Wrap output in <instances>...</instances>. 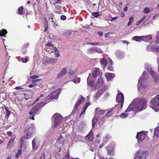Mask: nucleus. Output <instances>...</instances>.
<instances>
[{"label": "nucleus", "mask_w": 159, "mask_h": 159, "mask_svg": "<svg viewBox=\"0 0 159 159\" xmlns=\"http://www.w3.org/2000/svg\"><path fill=\"white\" fill-rule=\"evenodd\" d=\"M98 83H100L101 84H102L103 83V80L102 78H100L98 79Z\"/></svg>", "instance_id": "obj_41"}, {"label": "nucleus", "mask_w": 159, "mask_h": 159, "mask_svg": "<svg viewBox=\"0 0 159 159\" xmlns=\"http://www.w3.org/2000/svg\"><path fill=\"white\" fill-rule=\"evenodd\" d=\"M89 105L90 103L89 102L86 103L84 107V110H86Z\"/></svg>", "instance_id": "obj_44"}, {"label": "nucleus", "mask_w": 159, "mask_h": 159, "mask_svg": "<svg viewBox=\"0 0 159 159\" xmlns=\"http://www.w3.org/2000/svg\"><path fill=\"white\" fill-rule=\"evenodd\" d=\"M48 24H47L46 25H44V32H46L47 31L48 29Z\"/></svg>", "instance_id": "obj_46"}, {"label": "nucleus", "mask_w": 159, "mask_h": 159, "mask_svg": "<svg viewBox=\"0 0 159 159\" xmlns=\"http://www.w3.org/2000/svg\"><path fill=\"white\" fill-rule=\"evenodd\" d=\"M115 75L114 74L111 73H107L105 75L107 80H110L111 78L114 77Z\"/></svg>", "instance_id": "obj_16"}, {"label": "nucleus", "mask_w": 159, "mask_h": 159, "mask_svg": "<svg viewBox=\"0 0 159 159\" xmlns=\"http://www.w3.org/2000/svg\"><path fill=\"white\" fill-rule=\"evenodd\" d=\"M63 141V139L62 137V135H60L57 141L58 143H62Z\"/></svg>", "instance_id": "obj_35"}, {"label": "nucleus", "mask_w": 159, "mask_h": 159, "mask_svg": "<svg viewBox=\"0 0 159 159\" xmlns=\"http://www.w3.org/2000/svg\"><path fill=\"white\" fill-rule=\"evenodd\" d=\"M132 39L136 41H140L141 40H142V36H134L133 38Z\"/></svg>", "instance_id": "obj_21"}, {"label": "nucleus", "mask_w": 159, "mask_h": 159, "mask_svg": "<svg viewBox=\"0 0 159 159\" xmlns=\"http://www.w3.org/2000/svg\"><path fill=\"white\" fill-rule=\"evenodd\" d=\"M46 104V102H42L36 104L33 107L29 113V114L30 116V119L33 120H34V115L39 114L42 108Z\"/></svg>", "instance_id": "obj_2"}, {"label": "nucleus", "mask_w": 159, "mask_h": 159, "mask_svg": "<svg viewBox=\"0 0 159 159\" xmlns=\"http://www.w3.org/2000/svg\"><path fill=\"white\" fill-rule=\"evenodd\" d=\"M21 61L23 63H26L28 61V59L27 57H22L20 59Z\"/></svg>", "instance_id": "obj_36"}, {"label": "nucleus", "mask_w": 159, "mask_h": 159, "mask_svg": "<svg viewBox=\"0 0 159 159\" xmlns=\"http://www.w3.org/2000/svg\"><path fill=\"white\" fill-rule=\"evenodd\" d=\"M21 153H22V151L20 149L18 150L17 153H18L20 155L21 154Z\"/></svg>", "instance_id": "obj_62"}, {"label": "nucleus", "mask_w": 159, "mask_h": 159, "mask_svg": "<svg viewBox=\"0 0 159 159\" xmlns=\"http://www.w3.org/2000/svg\"><path fill=\"white\" fill-rule=\"evenodd\" d=\"M45 157V155L44 152H43L41 155L40 159H44Z\"/></svg>", "instance_id": "obj_50"}, {"label": "nucleus", "mask_w": 159, "mask_h": 159, "mask_svg": "<svg viewBox=\"0 0 159 159\" xmlns=\"http://www.w3.org/2000/svg\"><path fill=\"white\" fill-rule=\"evenodd\" d=\"M134 21V18L133 17L131 16L129 19V21L132 23Z\"/></svg>", "instance_id": "obj_55"}, {"label": "nucleus", "mask_w": 159, "mask_h": 159, "mask_svg": "<svg viewBox=\"0 0 159 159\" xmlns=\"http://www.w3.org/2000/svg\"><path fill=\"white\" fill-rule=\"evenodd\" d=\"M52 118L54 119V126H56L61 123L62 117L60 114L56 113L53 115Z\"/></svg>", "instance_id": "obj_8"}, {"label": "nucleus", "mask_w": 159, "mask_h": 159, "mask_svg": "<svg viewBox=\"0 0 159 159\" xmlns=\"http://www.w3.org/2000/svg\"><path fill=\"white\" fill-rule=\"evenodd\" d=\"M7 32L5 29H2L0 31V36H3L4 37H6V34H7Z\"/></svg>", "instance_id": "obj_20"}, {"label": "nucleus", "mask_w": 159, "mask_h": 159, "mask_svg": "<svg viewBox=\"0 0 159 159\" xmlns=\"http://www.w3.org/2000/svg\"><path fill=\"white\" fill-rule=\"evenodd\" d=\"M100 63L102 67L104 69L107 65V59L103 57L101 59Z\"/></svg>", "instance_id": "obj_14"}, {"label": "nucleus", "mask_w": 159, "mask_h": 159, "mask_svg": "<svg viewBox=\"0 0 159 159\" xmlns=\"http://www.w3.org/2000/svg\"><path fill=\"white\" fill-rule=\"evenodd\" d=\"M97 122V119L94 117L92 120V126L93 128H94Z\"/></svg>", "instance_id": "obj_34"}, {"label": "nucleus", "mask_w": 159, "mask_h": 159, "mask_svg": "<svg viewBox=\"0 0 159 159\" xmlns=\"http://www.w3.org/2000/svg\"><path fill=\"white\" fill-rule=\"evenodd\" d=\"M149 73L152 75V78L155 80V82H158L159 77L157 74L152 70L150 71Z\"/></svg>", "instance_id": "obj_13"}, {"label": "nucleus", "mask_w": 159, "mask_h": 159, "mask_svg": "<svg viewBox=\"0 0 159 159\" xmlns=\"http://www.w3.org/2000/svg\"><path fill=\"white\" fill-rule=\"evenodd\" d=\"M102 74V72L100 71V69L98 68H96L92 72L93 76L95 78L98 76H101Z\"/></svg>", "instance_id": "obj_11"}, {"label": "nucleus", "mask_w": 159, "mask_h": 159, "mask_svg": "<svg viewBox=\"0 0 159 159\" xmlns=\"http://www.w3.org/2000/svg\"><path fill=\"white\" fill-rule=\"evenodd\" d=\"M55 7L58 10H60L62 8V7L60 5H56L55 6Z\"/></svg>", "instance_id": "obj_48"}, {"label": "nucleus", "mask_w": 159, "mask_h": 159, "mask_svg": "<svg viewBox=\"0 0 159 159\" xmlns=\"http://www.w3.org/2000/svg\"><path fill=\"white\" fill-rule=\"evenodd\" d=\"M23 10V7L22 6L20 7L18 9V12L20 15H22Z\"/></svg>", "instance_id": "obj_29"}, {"label": "nucleus", "mask_w": 159, "mask_h": 159, "mask_svg": "<svg viewBox=\"0 0 159 159\" xmlns=\"http://www.w3.org/2000/svg\"><path fill=\"white\" fill-rule=\"evenodd\" d=\"M93 50L95 51L96 52H98L99 53L100 52L102 51L100 50V49H99V48H96V47L93 48Z\"/></svg>", "instance_id": "obj_40"}, {"label": "nucleus", "mask_w": 159, "mask_h": 159, "mask_svg": "<svg viewBox=\"0 0 159 159\" xmlns=\"http://www.w3.org/2000/svg\"><path fill=\"white\" fill-rule=\"evenodd\" d=\"M156 39L155 40V42L157 43H159V31L157 32L156 35Z\"/></svg>", "instance_id": "obj_25"}, {"label": "nucleus", "mask_w": 159, "mask_h": 159, "mask_svg": "<svg viewBox=\"0 0 159 159\" xmlns=\"http://www.w3.org/2000/svg\"><path fill=\"white\" fill-rule=\"evenodd\" d=\"M155 49L157 52H159V45L156 46L155 48Z\"/></svg>", "instance_id": "obj_56"}, {"label": "nucleus", "mask_w": 159, "mask_h": 159, "mask_svg": "<svg viewBox=\"0 0 159 159\" xmlns=\"http://www.w3.org/2000/svg\"><path fill=\"white\" fill-rule=\"evenodd\" d=\"M156 136L157 137L159 136V128H157L155 130L153 136Z\"/></svg>", "instance_id": "obj_27"}, {"label": "nucleus", "mask_w": 159, "mask_h": 159, "mask_svg": "<svg viewBox=\"0 0 159 159\" xmlns=\"http://www.w3.org/2000/svg\"><path fill=\"white\" fill-rule=\"evenodd\" d=\"M88 44L89 45H95L99 44V43L98 42H96L95 43H88Z\"/></svg>", "instance_id": "obj_45"}, {"label": "nucleus", "mask_w": 159, "mask_h": 159, "mask_svg": "<svg viewBox=\"0 0 159 159\" xmlns=\"http://www.w3.org/2000/svg\"><path fill=\"white\" fill-rule=\"evenodd\" d=\"M107 69L108 70L112 71L113 70V67L111 66H108Z\"/></svg>", "instance_id": "obj_51"}, {"label": "nucleus", "mask_w": 159, "mask_h": 159, "mask_svg": "<svg viewBox=\"0 0 159 159\" xmlns=\"http://www.w3.org/2000/svg\"><path fill=\"white\" fill-rule=\"evenodd\" d=\"M56 52L55 53V56L57 57H58L60 56V53L59 51H57V52Z\"/></svg>", "instance_id": "obj_52"}, {"label": "nucleus", "mask_w": 159, "mask_h": 159, "mask_svg": "<svg viewBox=\"0 0 159 159\" xmlns=\"http://www.w3.org/2000/svg\"><path fill=\"white\" fill-rule=\"evenodd\" d=\"M4 109L6 111V116L7 117H9L11 112L9 110L7 107H5Z\"/></svg>", "instance_id": "obj_26"}, {"label": "nucleus", "mask_w": 159, "mask_h": 159, "mask_svg": "<svg viewBox=\"0 0 159 159\" xmlns=\"http://www.w3.org/2000/svg\"><path fill=\"white\" fill-rule=\"evenodd\" d=\"M113 110V108H112L110 109L107 112V116H111L113 113L112 112Z\"/></svg>", "instance_id": "obj_31"}, {"label": "nucleus", "mask_w": 159, "mask_h": 159, "mask_svg": "<svg viewBox=\"0 0 159 159\" xmlns=\"http://www.w3.org/2000/svg\"><path fill=\"white\" fill-rule=\"evenodd\" d=\"M44 25H46L47 23V24H48V21L47 20L46 18L45 17L44 18Z\"/></svg>", "instance_id": "obj_59"}, {"label": "nucleus", "mask_w": 159, "mask_h": 159, "mask_svg": "<svg viewBox=\"0 0 159 159\" xmlns=\"http://www.w3.org/2000/svg\"><path fill=\"white\" fill-rule=\"evenodd\" d=\"M102 90L101 89H99V90H98V91L97 93L94 96V98L95 99V100L98 99V98L99 97L102 95Z\"/></svg>", "instance_id": "obj_18"}, {"label": "nucleus", "mask_w": 159, "mask_h": 159, "mask_svg": "<svg viewBox=\"0 0 159 159\" xmlns=\"http://www.w3.org/2000/svg\"><path fill=\"white\" fill-rule=\"evenodd\" d=\"M144 74V72H143L140 80H139V83H140L142 80H143L144 79L143 76Z\"/></svg>", "instance_id": "obj_42"}, {"label": "nucleus", "mask_w": 159, "mask_h": 159, "mask_svg": "<svg viewBox=\"0 0 159 159\" xmlns=\"http://www.w3.org/2000/svg\"><path fill=\"white\" fill-rule=\"evenodd\" d=\"M40 97H38L36 99V100H35V101L33 102V103H36V102H37L38 101H39V100L40 99Z\"/></svg>", "instance_id": "obj_54"}, {"label": "nucleus", "mask_w": 159, "mask_h": 159, "mask_svg": "<svg viewBox=\"0 0 159 159\" xmlns=\"http://www.w3.org/2000/svg\"><path fill=\"white\" fill-rule=\"evenodd\" d=\"M124 97L123 94L120 92L118 93L116 98V101L119 103L118 105H120V108H122L124 102Z\"/></svg>", "instance_id": "obj_6"}, {"label": "nucleus", "mask_w": 159, "mask_h": 159, "mask_svg": "<svg viewBox=\"0 0 159 159\" xmlns=\"http://www.w3.org/2000/svg\"><path fill=\"white\" fill-rule=\"evenodd\" d=\"M89 76L87 78V83L91 87H93L94 86L93 82L91 80H89Z\"/></svg>", "instance_id": "obj_28"}, {"label": "nucleus", "mask_w": 159, "mask_h": 159, "mask_svg": "<svg viewBox=\"0 0 159 159\" xmlns=\"http://www.w3.org/2000/svg\"><path fill=\"white\" fill-rule=\"evenodd\" d=\"M84 101V98L82 96L79 97L76 104L74 106V109H76L80 105L83 101Z\"/></svg>", "instance_id": "obj_12"}, {"label": "nucleus", "mask_w": 159, "mask_h": 159, "mask_svg": "<svg viewBox=\"0 0 159 159\" xmlns=\"http://www.w3.org/2000/svg\"><path fill=\"white\" fill-rule=\"evenodd\" d=\"M107 64L110 65H113V61L109 57L107 58Z\"/></svg>", "instance_id": "obj_32"}, {"label": "nucleus", "mask_w": 159, "mask_h": 159, "mask_svg": "<svg viewBox=\"0 0 159 159\" xmlns=\"http://www.w3.org/2000/svg\"><path fill=\"white\" fill-rule=\"evenodd\" d=\"M14 142V139L11 138L9 140V142L7 144V148H11L13 146Z\"/></svg>", "instance_id": "obj_15"}, {"label": "nucleus", "mask_w": 159, "mask_h": 159, "mask_svg": "<svg viewBox=\"0 0 159 159\" xmlns=\"http://www.w3.org/2000/svg\"><path fill=\"white\" fill-rule=\"evenodd\" d=\"M20 155H19L18 153H17L15 155V157L16 158H18L20 157Z\"/></svg>", "instance_id": "obj_63"}, {"label": "nucleus", "mask_w": 159, "mask_h": 159, "mask_svg": "<svg viewBox=\"0 0 159 159\" xmlns=\"http://www.w3.org/2000/svg\"><path fill=\"white\" fill-rule=\"evenodd\" d=\"M61 89H59L52 92L45 98V101H47L49 100L57 99L61 92Z\"/></svg>", "instance_id": "obj_5"}, {"label": "nucleus", "mask_w": 159, "mask_h": 159, "mask_svg": "<svg viewBox=\"0 0 159 159\" xmlns=\"http://www.w3.org/2000/svg\"><path fill=\"white\" fill-rule=\"evenodd\" d=\"M106 143L103 142L101 144H100L99 146V148H102L105 145Z\"/></svg>", "instance_id": "obj_49"}, {"label": "nucleus", "mask_w": 159, "mask_h": 159, "mask_svg": "<svg viewBox=\"0 0 159 159\" xmlns=\"http://www.w3.org/2000/svg\"><path fill=\"white\" fill-rule=\"evenodd\" d=\"M145 133L142 131L137 133L136 138L139 142V141L142 142L145 138Z\"/></svg>", "instance_id": "obj_10"}, {"label": "nucleus", "mask_w": 159, "mask_h": 159, "mask_svg": "<svg viewBox=\"0 0 159 159\" xmlns=\"http://www.w3.org/2000/svg\"><path fill=\"white\" fill-rule=\"evenodd\" d=\"M98 33L99 35L101 36H102L103 35V33L102 32H99Z\"/></svg>", "instance_id": "obj_64"}, {"label": "nucleus", "mask_w": 159, "mask_h": 159, "mask_svg": "<svg viewBox=\"0 0 159 159\" xmlns=\"http://www.w3.org/2000/svg\"><path fill=\"white\" fill-rule=\"evenodd\" d=\"M72 33L69 31L64 32L63 34V36L67 38H69L71 35Z\"/></svg>", "instance_id": "obj_24"}, {"label": "nucleus", "mask_w": 159, "mask_h": 159, "mask_svg": "<svg viewBox=\"0 0 159 159\" xmlns=\"http://www.w3.org/2000/svg\"><path fill=\"white\" fill-rule=\"evenodd\" d=\"M92 15L95 17L97 18L99 16L98 12H93L92 13Z\"/></svg>", "instance_id": "obj_37"}, {"label": "nucleus", "mask_w": 159, "mask_h": 159, "mask_svg": "<svg viewBox=\"0 0 159 159\" xmlns=\"http://www.w3.org/2000/svg\"><path fill=\"white\" fill-rule=\"evenodd\" d=\"M146 18V16H143L142 19L140 20V22H142L143 20H144Z\"/></svg>", "instance_id": "obj_57"}, {"label": "nucleus", "mask_w": 159, "mask_h": 159, "mask_svg": "<svg viewBox=\"0 0 159 159\" xmlns=\"http://www.w3.org/2000/svg\"><path fill=\"white\" fill-rule=\"evenodd\" d=\"M21 89L22 88L20 87V86H16L14 88L16 90H19Z\"/></svg>", "instance_id": "obj_60"}, {"label": "nucleus", "mask_w": 159, "mask_h": 159, "mask_svg": "<svg viewBox=\"0 0 159 159\" xmlns=\"http://www.w3.org/2000/svg\"><path fill=\"white\" fill-rule=\"evenodd\" d=\"M67 70L66 68H64L61 71V72L59 73L57 76V78H59L64 75L67 72Z\"/></svg>", "instance_id": "obj_17"}, {"label": "nucleus", "mask_w": 159, "mask_h": 159, "mask_svg": "<svg viewBox=\"0 0 159 159\" xmlns=\"http://www.w3.org/2000/svg\"><path fill=\"white\" fill-rule=\"evenodd\" d=\"M35 139H34L32 141V144L33 147L34 145L35 144Z\"/></svg>", "instance_id": "obj_61"}, {"label": "nucleus", "mask_w": 159, "mask_h": 159, "mask_svg": "<svg viewBox=\"0 0 159 159\" xmlns=\"http://www.w3.org/2000/svg\"><path fill=\"white\" fill-rule=\"evenodd\" d=\"M47 45L49 47H53V45L51 43H48Z\"/></svg>", "instance_id": "obj_58"}, {"label": "nucleus", "mask_w": 159, "mask_h": 159, "mask_svg": "<svg viewBox=\"0 0 159 159\" xmlns=\"http://www.w3.org/2000/svg\"><path fill=\"white\" fill-rule=\"evenodd\" d=\"M32 78V83H34L35 82H36L38 81H39L41 80V79H36L33 78Z\"/></svg>", "instance_id": "obj_39"}, {"label": "nucleus", "mask_w": 159, "mask_h": 159, "mask_svg": "<svg viewBox=\"0 0 159 159\" xmlns=\"http://www.w3.org/2000/svg\"><path fill=\"white\" fill-rule=\"evenodd\" d=\"M85 138L88 141H91L93 140V136L91 134H89L85 136Z\"/></svg>", "instance_id": "obj_22"}, {"label": "nucleus", "mask_w": 159, "mask_h": 159, "mask_svg": "<svg viewBox=\"0 0 159 159\" xmlns=\"http://www.w3.org/2000/svg\"><path fill=\"white\" fill-rule=\"evenodd\" d=\"M152 36L149 35L146 36H142V40L146 42L148 41V40L152 39Z\"/></svg>", "instance_id": "obj_19"}, {"label": "nucleus", "mask_w": 159, "mask_h": 159, "mask_svg": "<svg viewBox=\"0 0 159 159\" xmlns=\"http://www.w3.org/2000/svg\"><path fill=\"white\" fill-rule=\"evenodd\" d=\"M150 11V10L148 7L145 8L143 10V12L145 13H148Z\"/></svg>", "instance_id": "obj_38"}, {"label": "nucleus", "mask_w": 159, "mask_h": 159, "mask_svg": "<svg viewBox=\"0 0 159 159\" xmlns=\"http://www.w3.org/2000/svg\"><path fill=\"white\" fill-rule=\"evenodd\" d=\"M115 146V145L114 143H111L107 147V153L108 155L111 156L114 155Z\"/></svg>", "instance_id": "obj_9"}, {"label": "nucleus", "mask_w": 159, "mask_h": 159, "mask_svg": "<svg viewBox=\"0 0 159 159\" xmlns=\"http://www.w3.org/2000/svg\"><path fill=\"white\" fill-rule=\"evenodd\" d=\"M148 154V152L139 150L136 153V157L134 159H145Z\"/></svg>", "instance_id": "obj_7"}, {"label": "nucleus", "mask_w": 159, "mask_h": 159, "mask_svg": "<svg viewBox=\"0 0 159 159\" xmlns=\"http://www.w3.org/2000/svg\"><path fill=\"white\" fill-rule=\"evenodd\" d=\"M111 138V136L109 135H106L105 137H103V142L105 143H106L108 142L110 139Z\"/></svg>", "instance_id": "obj_23"}, {"label": "nucleus", "mask_w": 159, "mask_h": 159, "mask_svg": "<svg viewBox=\"0 0 159 159\" xmlns=\"http://www.w3.org/2000/svg\"><path fill=\"white\" fill-rule=\"evenodd\" d=\"M66 16L64 15H62L61 16L60 19L62 20H65L66 19Z\"/></svg>", "instance_id": "obj_43"}, {"label": "nucleus", "mask_w": 159, "mask_h": 159, "mask_svg": "<svg viewBox=\"0 0 159 159\" xmlns=\"http://www.w3.org/2000/svg\"><path fill=\"white\" fill-rule=\"evenodd\" d=\"M7 134L9 137H11L12 135V132L11 131H8L7 132Z\"/></svg>", "instance_id": "obj_53"}, {"label": "nucleus", "mask_w": 159, "mask_h": 159, "mask_svg": "<svg viewBox=\"0 0 159 159\" xmlns=\"http://www.w3.org/2000/svg\"><path fill=\"white\" fill-rule=\"evenodd\" d=\"M54 17V15L51 14L50 15H49L48 17V20L52 22H53L54 20H53V18Z\"/></svg>", "instance_id": "obj_30"}, {"label": "nucleus", "mask_w": 159, "mask_h": 159, "mask_svg": "<svg viewBox=\"0 0 159 159\" xmlns=\"http://www.w3.org/2000/svg\"><path fill=\"white\" fill-rule=\"evenodd\" d=\"M151 107L156 111L159 109V94L157 95L150 102Z\"/></svg>", "instance_id": "obj_4"}, {"label": "nucleus", "mask_w": 159, "mask_h": 159, "mask_svg": "<svg viewBox=\"0 0 159 159\" xmlns=\"http://www.w3.org/2000/svg\"><path fill=\"white\" fill-rule=\"evenodd\" d=\"M147 103V100L145 98H138L134 99L125 112H128L133 110L137 112L141 111L146 108Z\"/></svg>", "instance_id": "obj_1"}, {"label": "nucleus", "mask_w": 159, "mask_h": 159, "mask_svg": "<svg viewBox=\"0 0 159 159\" xmlns=\"http://www.w3.org/2000/svg\"><path fill=\"white\" fill-rule=\"evenodd\" d=\"M128 115L129 114H128L123 113L120 115V116L122 118H126Z\"/></svg>", "instance_id": "obj_33"}, {"label": "nucleus", "mask_w": 159, "mask_h": 159, "mask_svg": "<svg viewBox=\"0 0 159 159\" xmlns=\"http://www.w3.org/2000/svg\"><path fill=\"white\" fill-rule=\"evenodd\" d=\"M65 158L66 159H69L70 158V155L69 153H67L66 154L65 156Z\"/></svg>", "instance_id": "obj_47"}, {"label": "nucleus", "mask_w": 159, "mask_h": 159, "mask_svg": "<svg viewBox=\"0 0 159 159\" xmlns=\"http://www.w3.org/2000/svg\"><path fill=\"white\" fill-rule=\"evenodd\" d=\"M35 132V128L33 124H30L27 125L24 130V138L25 139H29L31 135Z\"/></svg>", "instance_id": "obj_3"}]
</instances>
